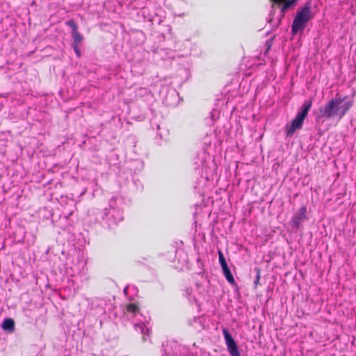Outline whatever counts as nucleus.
Returning a JSON list of instances; mask_svg holds the SVG:
<instances>
[{"mask_svg":"<svg viewBox=\"0 0 356 356\" xmlns=\"http://www.w3.org/2000/svg\"><path fill=\"white\" fill-rule=\"evenodd\" d=\"M347 99V96L341 97L337 95L324 107L319 108L321 117L330 119L338 116L339 120L342 119L353 105V102L346 101Z\"/></svg>","mask_w":356,"mask_h":356,"instance_id":"nucleus-1","label":"nucleus"},{"mask_svg":"<svg viewBox=\"0 0 356 356\" xmlns=\"http://www.w3.org/2000/svg\"><path fill=\"white\" fill-rule=\"evenodd\" d=\"M222 334L227 347V350L231 356H241L238 350L237 344L229 332L228 330L226 328L222 329Z\"/></svg>","mask_w":356,"mask_h":356,"instance_id":"nucleus-4","label":"nucleus"},{"mask_svg":"<svg viewBox=\"0 0 356 356\" xmlns=\"http://www.w3.org/2000/svg\"><path fill=\"white\" fill-rule=\"evenodd\" d=\"M72 35L74 44H79L82 42L83 37L78 31L72 32Z\"/></svg>","mask_w":356,"mask_h":356,"instance_id":"nucleus-9","label":"nucleus"},{"mask_svg":"<svg viewBox=\"0 0 356 356\" xmlns=\"http://www.w3.org/2000/svg\"><path fill=\"white\" fill-rule=\"evenodd\" d=\"M255 271L257 272V275H256V278L254 280V284H255V287H257L259 283V280L261 278V270L258 268H256Z\"/></svg>","mask_w":356,"mask_h":356,"instance_id":"nucleus-12","label":"nucleus"},{"mask_svg":"<svg viewBox=\"0 0 356 356\" xmlns=\"http://www.w3.org/2000/svg\"><path fill=\"white\" fill-rule=\"evenodd\" d=\"M299 0H270L275 5L281 6L280 11L284 15L286 10L296 5Z\"/></svg>","mask_w":356,"mask_h":356,"instance_id":"nucleus-7","label":"nucleus"},{"mask_svg":"<svg viewBox=\"0 0 356 356\" xmlns=\"http://www.w3.org/2000/svg\"><path fill=\"white\" fill-rule=\"evenodd\" d=\"M1 327L4 330L13 332L15 330V321L12 318H6L1 324Z\"/></svg>","mask_w":356,"mask_h":356,"instance_id":"nucleus-8","label":"nucleus"},{"mask_svg":"<svg viewBox=\"0 0 356 356\" xmlns=\"http://www.w3.org/2000/svg\"><path fill=\"white\" fill-rule=\"evenodd\" d=\"M79 44H74V49L78 56H81V51L78 47Z\"/></svg>","mask_w":356,"mask_h":356,"instance_id":"nucleus-13","label":"nucleus"},{"mask_svg":"<svg viewBox=\"0 0 356 356\" xmlns=\"http://www.w3.org/2000/svg\"><path fill=\"white\" fill-rule=\"evenodd\" d=\"M312 18L311 2L307 1L296 13L291 26L292 33L296 34L299 31H302L307 23Z\"/></svg>","mask_w":356,"mask_h":356,"instance_id":"nucleus-2","label":"nucleus"},{"mask_svg":"<svg viewBox=\"0 0 356 356\" xmlns=\"http://www.w3.org/2000/svg\"><path fill=\"white\" fill-rule=\"evenodd\" d=\"M307 219V208L305 206H302L297 213L294 214L291 219L293 225L298 228L302 222Z\"/></svg>","mask_w":356,"mask_h":356,"instance_id":"nucleus-6","label":"nucleus"},{"mask_svg":"<svg viewBox=\"0 0 356 356\" xmlns=\"http://www.w3.org/2000/svg\"><path fill=\"white\" fill-rule=\"evenodd\" d=\"M218 254L219 256V262L222 267L223 274L227 280L228 282L230 284L235 283L234 278L228 267V265L227 264V261L225 260V258L224 257L223 253L221 250H218Z\"/></svg>","mask_w":356,"mask_h":356,"instance_id":"nucleus-5","label":"nucleus"},{"mask_svg":"<svg viewBox=\"0 0 356 356\" xmlns=\"http://www.w3.org/2000/svg\"><path fill=\"white\" fill-rule=\"evenodd\" d=\"M65 24L72 29V32L78 31V25L74 20H69L65 22Z\"/></svg>","mask_w":356,"mask_h":356,"instance_id":"nucleus-11","label":"nucleus"},{"mask_svg":"<svg viewBox=\"0 0 356 356\" xmlns=\"http://www.w3.org/2000/svg\"><path fill=\"white\" fill-rule=\"evenodd\" d=\"M127 312L132 314H136L139 311V307L138 305L135 303L128 304L126 307Z\"/></svg>","mask_w":356,"mask_h":356,"instance_id":"nucleus-10","label":"nucleus"},{"mask_svg":"<svg viewBox=\"0 0 356 356\" xmlns=\"http://www.w3.org/2000/svg\"><path fill=\"white\" fill-rule=\"evenodd\" d=\"M312 99L305 100L300 111L297 113L296 118L292 120L290 125L286 126L287 136H292L296 130L300 129L303 125L304 120L312 108Z\"/></svg>","mask_w":356,"mask_h":356,"instance_id":"nucleus-3","label":"nucleus"}]
</instances>
